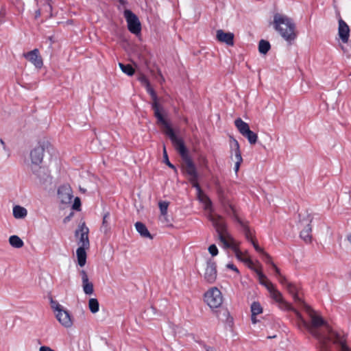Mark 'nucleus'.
I'll use <instances>...</instances> for the list:
<instances>
[{
	"label": "nucleus",
	"mask_w": 351,
	"mask_h": 351,
	"mask_svg": "<svg viewBox=\"0 0 351 351\" xmlns=\"http://www.w3.org/2000/svg\"><path fill=\"white\" fill-rule=\"evenodd\" d=\"M88 308L92 313H96L99 311V304L96 298H90L88 300Z\"/></svg>",
	"instance_id": "c756f323"
},
{
	"label": "nucleus",
	"mask_w": 351,
	"mask_h": 351,
	"mask_svg": "<svg viewBox=\"0 0 351 351\" xmlns=\"http://www.w3.org/2000/svg\"><path fill=\"white\" fill-rule=\"evenodd\" d=\"M80 206V199L79 197H76L74 200V203L73 204V208L75 210H78Z\"/></svg>",
	"instance_id": "49530a36"
},
{
	"label": "nucleus",
	"mask_w": 351,
	"mask_h": 351,
	"mask_svg": "<svg viewBox=\"0 0 351 351\" xmlns=\"http://www.w3.org/2000/svg\"><path fill=\"white\" fill-rule=\"evenodd\" d=\"M163 154V162L170 168L174 169L176 171V169L173 165H172L169 161V158H168L167 149L165 145L163 146L162 149Z\"/></svg>",
	"instance_id": "e433bc0d"
},
{
	"label": "nucleus",
	"mask_w": 351,
	"mask_h": 351,
	"mask_svg": "<svg viewBox=\"0 0 351 351\" xmlns=\"http://www.w3.org/2000/svg\"><path fill=\"white\" fill-rule=\"evenodd\" d=\"M119 66L124 73L127 74L129 76H132L134 73V69L130 64L125 65L122 63H119Z\"/></svg>",
	"instance_id": "473e14b6"
},
{
	"label": "nucleus",
	"mask_w": 351,
	"mask_h": 351,
	"mask_svg": "<svg viewBox=\"0 0 351 351\" xmlns=\"http://www.w3.org/2000/svg\"><path fill=\"white\" fill-rule=\"evenodd\" d=\"M243 253H245V256H248L247 255V251H245V252H243Z\"/></svg>",
	"instance_id": "052dcab7"
},
{
	"label": "nucleus",
	"mask_w": 351,
	"mask_h": 351,
	"mask_svg": "<svg viewBox=\"0 0 351 351\" xmlns=\"http://www.w3.org/2000/svg\"><path fill=\"white\" fill-rule=\"evenodd\" d=\"M271 266L273 267L274 269L275 270V272L276 273V274L278 275V276H279L280 275H281V273L280 271V269L277 267V266L274 263H271Z\"/></svg>",
	"instance_id": "3c124183"
},
{
	"label": "nucleus",
	"mask_w": 351,
	"mask_h": 351,
	"mask_svg": "<svg viewBox=\"0 0 351 351\" xmlns=\"http://www.w3.org/2000/svg\"><path fill=\"white\" fill-rule=\"evenodd\" d=\"M10 156V149L2 139H0V160H7Z\"/></svg>",
	"instance_id": "bb28decb"
},
{
	"label": "nucleus",
	"mask_w": 351,
	"mask_h": 351,
	"mask_svg": "<svg viewBox=\"0 0 351 351\" xmlns=\"http://www.w3.org/2000/svg\"><path fill=\"white\" fill-rule=\"evenodd\" d=\"M251 243L252 244V245L254 246V249L258 252H260V253L263 254L265 257H267L269 259H270V256L267 253H266L262 247H261L258 245L257 241L254 239H252Z\"/></svg>",
	"instance_id": "4c0bfd02"
},
{
	"label": "nucleus",
	"mask_w": 351,
	"mask_h": 351,
	"mask_svg": "<svg viewBox=\"0 0 351 351\" xmlns=\"http://www.w3.org/2000/svg\"><path fill=\"white\" fill-rule=\"evenodd\" d=\"M236 257L241 261L245 263V260L250 258L249 256H245V253L241 251L239 248V245L237 247H234L233 250Z\"/></svg>",
	"instance_id": "f704fd0d"
},
{
	"label": "nucleus",
	"mask_w": 351,
	"mask_h": 351,
	"mask_svg": "<svg viewBox=\"0 0 351 351\" xmlns=\"http://www.w3.org/2000/svg\"><path fill=\"white\" fill-rule=\"evenodd\" d=\"M309 220L306 221L304 228L300 232L301 238L306 242H310L311 240V228L309 224Z\"/></svg>",
	"instance_id": "a878e982"
},
{
	"label": "nucleus",
	"mask_w": 351,
	"mask_h": 351,
	"mask_svg": "<svg viewBox=\"0 0 351 351\" xmlns=\"http://www.w3.org/2000/svg\"><path fill=\"white\" fill-rule=\"evenodd\" d=\"M256 274L258 276L259 282L265 287L267 290L274 285L273 283L267 279L266 276L261 271V270H256Z\"/></svg>",
	"instance_id": "393cba45"
},
{
	"label": "nucleus",
	"mask_w": 351,
	"mask_h": 351,
	"mask_svg": "<svg viewBox=\"0 0 351 351\" xmlns=\"http://www.w3.org/2000/svg\"><path fill=\"white\" fill-rule=\"evenodd\" d=\"M138 80L139 82L145 86H149L150 84L149 81L148 80L147 77L143 73H141L138 76Z\"/></svg>",
	"instance_id": "79ce46f5"
},
{
	"label": "nucleus",
	"mask_w": 351,
	"mask_h": 351,
	"mask_svg": "<svg viewBox=\"0 0 351 351\" xmlns=\"http://www.w3.org/2000/svg\"><path fill=\"white\" fill-rule=\"evenodd\" d=\"M245 238L249 241H252V239H254L253 236H252V232H250V229L248 228V227L245 226Z\"/></svg>",
	"instance_id": "a18cd8bd"
},
{
	"label": "nucleus",
	"mask_w": 351,
	"mask_h": 351,
	"mask_svg": "<svg viewBox=\"0 0 351 351\" xmlns=\"http://www.w3.org/2000/svg\"><path fill=\"white\" fill-rule=\"evenodd\" d=\"M207 217L215 227L217 233L226 230V224L221 216L213 211L210 213H208Z\"/></svg>",
	"instance_id": "4468645a"
},
{
	"label": "nucleus",
	"mask_w": 351,
	"mask_h": 351,
	"mask_svg": "<svg viewBox=\"0 0 351 351\" xmlns=\"http://www.w3.org/2000/svg\"><path fill=\"white\" fill-rule=\"evenodd\" d=\"M270 49V44L268 41L261 40L258 43V51L262 54H266Z\"/></svg>",
	"instance_id": "2f4dec72"
},
{
	"label": "nucleus",
	"mask_w": 351,
	"mask_h": 351,
	"mask_svg": "<svg viewBox=\"0 0 351 351\" xmlns=\"http://www.w3.org/2000/svg\"><path fill=\"white\" fill-rule=\"evenodd\" d=\"M88 228L86 226L84 223H82L78 226L77 230L75 231V236L79 237L77 244L79 247L77 249L76 255L78 265L82 267L86 263V250L89 248L90 243L88 240Z\"/></svg>",
	"instance_id": "20e7f679"
},
{
	"label": "nucleus",
	"mask_w": 351,
	"mask_h": 351,
	"mask_svg": "<svg viewBox=\"0 0 351 351\" xmlns=\"http://www.w3.org/2000/svg\"><path fill=\"white\" fill-rule=\"evenodd\" d=\"M216 265L214 262L208 261L204 274V278L208 283H213L217 279Z\"/></svg>",
	"instance_id": "2eb2a0df"
},
{
	"label": "nucleus",
	"mask_w": 351,
	"mask_h": 351,
	"mask_svg": "<svg viewBox=\"0 0 351 351\" xmlns=\"http://www.w3.org/2000/svg\"><path fill=\"white\" fill-rule=\"evenodd\" d=\"M329 339L339 346V351H351V348L347 345L343 336L335 331H330Z\"/></svg>",
	"instance_id": "9b49d317"
},
{
	"label": "nucleus",
	"mask_w": 351,
	"mask_h": 351,
	"mask_svg": "<svg viewBox=\"0 0 351 351\" xmlns=\"http://www.w3.org/2000/svg\"><path fill=\"white\" fill-rule=\"evenodd\" d=\"M40 16V11H37L36 13V17H38Z\"/></svg>",
	"instance_id": "13d9d810"
},
{
	"label": "nucleus",
	"mask_w": 351,
	"mask_h": 351,
	"mask_svg": "<svg viewBox=\"0 0 351 351\" xmlns=\"http://www.w3.org/2000/svg\"><path fill=\"white\" fill-rule=\"evenodd\" d=\"M110 218V213L108 212L106 213L103 217L102 224L101 226V231L104 234H107L110 231V226L108 223V219Z\"/></svg>",
	"instance_id": "c85d7f7f"
},
{
	"label": "nucleus",
	"mask_w": 351,
	"mask_h": 351,
	"mask_svg": "<svg viewBox=\"0 0 351 351\" xmlns=\"http://www.w3.org/2000/svg\"><path fill=\"white\" fill-rule=\"evenodd\" d=\"M152 108L154 110V115L158 119V122L162 125L164 128L165 133L170 138L172 143L175 146L176 145L183 141V140L178 137L174 133L173 129L169 124V123L164 119L161 114V108L158 103H152Z\"/></svg>",
	"instance_id": "423d86ee"
},
{
	"label": "nucleus",
	"mask_w": 351,
	"mask_h": 351,
	"mask_svg": "<svg viewBox=\"0 0 351 351\" xmlns=\"http://www.w3.org/2000/svg\"><path fill=\"white\" fill-rule=\"evenodd\" d=\"M174 147L183 160L182 168L184 173L187 175L193 186L197 187L199 186L197 182L198 173L189 155V150L184 145V141L176 145Z\"/></svg>",
	"instance_id": "7ed1b4c3"
},
{
	"label": "nucleus",
	"mask_w": 351,
	"mask_h": 351,
	"mask_svg": "<svg viewBox=\"0 0 351 351\" xmlns=\"http://www.w3.org/2000/svg\"><path fill=\"white\" fill-rule=\"evenodd\" d=\"M226 267L229 269H231L237 272H238L237 268L233 264H228Z\"/></svg>",
	"instance_id": "603ef678"
},
{
	"label": "nucleus",
	"mask_w": 351,
	"mask_h": 351,
	"mask_svg": "<svg viewBox=\"0 0 351 351\" xmlns=\"http://www.w3.org/2000/svg\"><path fill=\"white\" fill-rule=\"evenodd\" d=\"M208 252L213 256H215L218 254V249L215 245L213 244L209 246Z\"/></svg>",
	"instance_id": "c03bdc74"
},
{
	"label": "nucleus",
	"mask_w": 351,
	"mask_h": 351,
	"mask_svg": "<svg viewBox=\"0 0 351 351\" xmlns=\"http://www.w3.org/2000/svg\"><path fill=\"white\" fill-rule=\"evenodd\" d=\"M195 188L197 190V198L199 202L202 204L204 210H206L208 213L213 212V203L208 196L202 190L199 185Z\"/></svg>",
	"instance_id": "9d476101"
},
{
	"label": "nucleus",
	"mask_w": 351,
	"mask_h": 351,
	"mask_svg": "<svg viewBox=\"0 0 351 351\" xmlns=\"http://www.w3.org/2000/svg\"><path fill=\"white\" fill-rule=\"evenodd\" d=\"M348 240L351 241V235L348 237Z\"/></svg>",
	"instance_id": "bf43d9fd"
},
{
	"label": "nucleus",
	"mask_w": 351,
	"mask_h": 351,
	"mask_svg": "<svg viewBox=\"0 0 351 351\" xmlns=\"http://www.w3.org/2000/svg\"><path fill=\"white\" fill-rule=\"evenodd\" d=\"M218 238L224 248H231L233 250L234 247H237L239 245L227 230L219 232Z\"/></svg>",
	"instance_id": "ddd939ff"
},
{
	"label": "nucleus",
	"mask_w": 351,
	"mask_h": 351,
	"mask_svg": "<svg viewBox=\"0 0 351 351\" xmlns=\"http://www.w3.org/2000/svg\"><path fill=\"white\" fill-rule=\"evenodd\" d=\"M204 301L211 309L214 310L221 306L223 298L220 290L214 287L204 293Z\"/></svg>",
	"instance_id": "0eeeda50"
},
{
	"label": "nucleus",
	"mask_w": 351,
	"mask_h": 351,
	"mask_svg": "<svg viewBox=\"0 0 351 351\" xmlns=\"http://www.w3.org/2000/svg\"><path fill=\"white\" fill-rule=\"evenodd\" d=\"M287 291L291 294L293 295V298H295V300H298V297L297 295V290H298V288L297 287L291 283V282H287V285L285 286Z\"/></svg>",
	"instance_id": "c9c22d12"
},
{
	"label": "nucleus",
	"mask_w": 351,
	"mask_h": 351,
	"mask_svg": "<svg viewBox=\"0 0 351 351\" xmlns=\"http://www.w3.org/2000/svg\"><path fill=\"white\" fill-rule=\"evenodd\" d=\"M80 275L82 278V286L84 293L86 295L93 294L94 291L93 284L89 280L87 273L82 269L80 271Z\"/></svg>",
	"instance_id": "a211bd4d"
},
{
	"label": "nucleus",
	"mask_w": 351,
	"mask_h": 351,
	"mask_svg": "<svg viewBox=\"0 0 351 351\" xmlns=\"http://www.w3.org/2000/svg\"><path fill=\"white\" fill-rule=\"evenodd\" d=\"M251 313L252 315H258L263 313V308L258 302H254L252 304Z\"/></svg>",
	"instance_id": "72a5a7b5"
},
{
	"label": "nucleus",
	"mask_w": 351,
	"mask_h": 351,
	"mask_svg": "<svg viewBox=\"0 0 351 351\" xmlns=\"http://www.w3.org/2000/svg\"><path fill=\"white\" fill-rule=\"evenodd\" d=\"M217 39L228 45L232 46L234 45V34L231 32H226L222 29H218L216 32Z\"/></svg>",
	"instance_id": "aec40b11"
},
{
	"label": "nucleus",
	"mask_w": 351,
	"mask_h": 351,
	"mask_svg": "<svg viewBox=\"0 0 351 351\" xmlns=\"http://www.w3.org/2000/svg\"><path fill=\"white\" fill-rule=\"evenodd\" d=\"M230 159L234 163V170L236 173L239 171L243 162L239 142L232 136L230 138Z\"/></svg>",
	"instance_id": "6e6552de"
},
{
	"label": "nucleus",
	"mask_w": 351,
	"mask_h": 351,
	"mask_svg": "<svg viewBox=\"0 0 351 351\" xmlns=\"http://www.w3.org/2000/svg\"><path fill=\"white\" fill-rule=\"evenodd\" d=\"M270 294V297L279 304L285 305L286 307H289V304L284 300L282 293L276 289L273 285L269 289L267 290Z\"/></svg>",
	"instance_id": "412c9836"
},
{
	"label": "nucleus",
	"mask_w": 351,
	"mask_h": 351,
	"mask_svg": "<svg viewBox=\"0 0 351 351\" xmlns=\"http://www.w3.org/2000/svg\"><path fill=\"white\" fill-rule=\"evenodd\" d=\"M311 324L308 325L305 322L303 321L304 326L307 328L308 331L314 336H317V333L315 330V328L319 327L324 324V322L322 318L319 316H317L313 313L311 315Z\"/></svg>",
	"instance_id": "f3484780"
},
{
	"label": "nucleus",
	"mask_w": 351,
	"mask_h": 351,
	"mask_svg": "<svg viewBox=\"0 0 351 351\" xmlns=\"http://www.w3.org/2000/svg\"><path fill=\"white\" fill-rule=\"evenodd\" d=\"M234 125L241 134L243 135L248 132L250 129L249 125L243 121L241 118H237L234 121Z\"/></svg>",
	"instance_id": "b1692460"
},
{
	"label": "nucleus",
	"mask_w": 351,
	"mask_h": 351,
	"mask_svg": "<svg viewBox=\"0 0 351 351\" xmlns=\"http://www.w3.org/2000/svg\"><path fill=\"white\" fill-rule=\"evenodd\" d=\"M136 231L139 233L141 237L145 239H149V240L153 239L152 235L149 232L148 229L144 223L138 221L134 224Z\"/></svg>",
	"instance_id": "4be33fe9"
},
{
	"label": "nucleus",
	"mask_w": 351,
	"mask_h": 351,
	"mask_svg": "<svg viewBox=\"0 0 351 351\" xmlns=\"http://www.w3.org/2000/svg\"><path fill=\"white\" fill-rule=\"evenodd\" d=\"M145 88L147 91L150 94L153 99V103H158L157 95L154 89L152 88L151 84H149V86H146Z\"/></svg>",
	"instance_id": "a19ab883"
},
{
	"label": "nucleus",
	"mask_w": 351,
	"mask_h": 351,
	"mask_svg": "<svg viewBox=\"0 0 351 351\" xmlns=\"http://www.w3.org/2000/svg\"><path fill=\"white\" fill-rule=\"evenodd\" d=\"M278 280H279V282H280L282 285H285V286H286V285H287V282H289L287 280L286 277H285V276H283V275H282V274H281V275H280V276H278Z\"/></svg>",
	"instance_id": "de8ad7c7"
},
{
	"label": "nucleus",
	"mask_w": 351,
	"mask_h": 351,
	"mask_svg": "<svg viewBox=\"0 0 351 351\" xmlns=\"http://www.w3.org/2000/svg\"><path fill=\"white\" fill-rule=\"evenodd\" d=\"M169 205V202L167 201H161L158 203L160 213L165 214L167 213L168 207Z\"/></svg>",
	"instance_id": "58836bf2"
},
{
	"label": "nucleus",
	"mask_w": 351,
	"mask_h": 351,
	"mask_svg": "<svg viewBox=\"0 0 351 351\" xmlns=\"http://www.w3.org/2000/svg\"><path fill=\"white\" fill-rule=\"evenodd\" d=\"M338 34L343 43H347L350 36V28L341 19H339Z\"/></svg>",
	"instance_id": "6ab92c4d"
},
{
	"label": "nucleus",
	"mask_w": 351,
	"mask_h": 351,
	"mask_svg": "<svg viewBox=\"0 0 351 351\" xmlns=\"http://www.w3.org/2000/svg\"><path fill=\"white\" fill-rule=\"evenodd\" d=\"M245 263L247 265V267L249 268H250L251 269H252L255 272H256V270H261V268L256 267L255 266L254 263L252 261L250 258H249L248 259H245Z\"/></svg>",
	"instance_id": "37998d69"
},
{
	"label": "nucleus",
	"mask_w": 351,
	"mask_h": 351,
	"mask_svg": "<svg viewBox=\"0 0 351 351\" xmlns=\"http://www.w3.org/2000/svg\"><path fill=\"white\" fill-rule=\"evenodd\" d=\"M51 307L58 322L64 328H70L73 324V318L69 312L58 302L51 300Z\"/></svg>",
	"instance_id": "39448f33"
},
{
	"label": "nucleus",
	"mask_w": 351,
	"mask_h": 351,
	"mask_svg": "<svg viewBox=\"0 0 351 351\" xmlns=\"http://www.w3.org/2000/svg\"><path fill=\"white\" fill-rule=\"evenodd\" d=\"M12 214L15 219H24L27 215V210L21 206L16 205L13 207Z\"/></svg>",
	"instance_id": "5701e85b"
},
{
	"label": "nucleus",
	"mask_w": 351,
	"mask_h": 351,
	"mask_svg": "<svg viewBox=\"0 0 351 351\" xmlns=\"http://www.w3.org/2000/svg\"><path fill=\"white\" fill-rule=\"evenodd\" d=\"M200 158H201L202 162L204 163V165H206L208 163V160H207L206 158L204 156H202Z\"/></svg>",
	"instance_id": "5fc2aeb1"
},
{
	"label": "nucleus",
	"mask_w": 351,
	"mask_h": 351,
	"mask_svg": "<svg viewBox=\"0 0 351 351\" xmlns=\"http://www.w3.org/2000/svg\"><path fill=\"white\" fill-rule=\"evenodd\" d=\"M159 220L162 223H165L167 225H171V220L170 217L168 215V213L160 214Z\"/></svg>",
	"instance_id": "ea45409f"
},
{
	"label": "nucleus",
	"mask_w": 351,
	"mask_h": 351,
	"mask_svg": "<svg viewBox=\"0 0 351 351\" xmlns=\"http://www.w3.org/2000/svg\"><path fill=\"white\" fill-rule=\"evenodd\" d=\"M58 198L62 204H69L73 198V193L71 187L68 185H64L59 188L58 191Z\"/></svg>",
	"instance_id": "f8f14e48"
},
{
	"label": "nucleus",
	"mask_w": 351,
	"mask_h": 351,
	"mask_svg": "<svg viewBox=\"0 0 351 351\" xmlns=\"http://www.w3.org/2000/svg\"><path fill=\"white\" fill-rule=\"evenodd\" d=\"M24 56L32 64H33L37 69H40L43 65V62L41 56L39 54V51L35 49L32 51L24 54Z\"/></svg>",
	"instance_id": "dca6fc26"
},
{
	"label": "nucleus",
	"mask_w": 351,
	"mask_h": 351,
	"mask_svg": "<svg viewBox=\"0 0 351 351\" xmlns=\"http://www.w3.org/2000/svg\"><path fill=\"white\" fill-rule=\"evenodd\" d=\"M123 15L126 20L129 31L134 34H139L141 31V23L137 16L128 9L124 10Z\"/></svg>",
	"instance_id": "1a4fd4ad"
},
{
	"label": "nucleus",
	"mask_w": 351,
	"mask_h": 351,
	"mask_svg": "<svg viewBox=\"0 0 351 351\" xmlns=\"http://www.w3.org/2000/svg\"><path fill=\"white\" fill-rule=\"evenodd\" d=\"M39 351H56V350H53L52 348H51L49 346H43L40 347Z\"/></svg>",
	"instance_id": "8fccbe9b"
},
{
	"label": "nucleus",
	"mask_w": 351,
	"mask_h": 351,
	"mask_svg": "<svg viewBox=\"0 0 351 351\" xmlns=\"http://www.w3.org/2000/svg\"><path fill=\"white\" fill-rule=\"evenodd\" d=\"M10 245L14 248H21L24 245L23 240L17 235H12L9 237Z\"/></svg>",
	"instance_id": "cd10ccee"
},
{
	"label": "nucleus",
	"mask_w": 351,
	"mask_h": 351,
	"mask_svg": "<svg viewBox=\"0 0 351 351\" xmlns=\"http://www.w3.org/2000/svg\"><path fill=\"white\" fill-rule=\"evenodd\" d=\"M206 351H216V350H215V349H214L213 348L208 347V348L206 349Z\"/></svg>",
	"instance_id": "6e6d98bb"
},
{
	"label": "nucleus",
	"mask_w": 351,
	"mask_h": 351,
	"mask_svg": "<svg viewBox=\"0 0 351 351\" xmlns=\"http://www.w3.org/2000/svg\"><path fill=\"white\" fill-rule=\"evenodd\" d=\"M265 258L267 259V263L271 265V263H273L272 261H271V258L270 257V259H269L267 257H265Z\"/></svg>",
	"instance_id": "4d7b16f0"
},
{
	"label": "nucleus",
	"mask_w": 351,
	"mask_h": 351,
	"mask_svg": "<svg viewBox=\"0 0 351 351\" xmlns=\"http://www.w3.org/2000/svg\"><path fill=\"white\" fill-rule=\"evenodd\" d=\"M51 148L50 141L46 137H43L38 139L33 145L29 156L25 160L27 166L35 175L37 183L44 186H47L50 181V178L46 173L45 170L42 168L41 164L45 154L49 152Z\"/></svg>",
	"instance_id": "f257e3e1"
},
{
	"label": "nucleus",
	"mask_w": 351,
	"mask_h": 351,
	"mask_svg": "<svg viewBox=\"0 0 351 351\" xmlns=\"http://www.w3.org/2000/svg\"><path fill=\"white\" fill-rule=\"evenodd\" d=\"M157 73H158V77H159V82L162 84L163 82H165V77H163L162 73H161V71L158 69H157Z\"/></svg>",
	"instance_id": "09e8293b"
},
{
	"label": "nucleus",
	"mask_w": 351,
	"mask_h": 351,
	"mask_svg": "<svg viewBox=\"0 0 351 351\" xmlns=\"http://www.w3.org/2000/svg\"><path fill=\"white\" fill-rule=\"evenodd\" d=\"M243 136H245L247 139L249 143L251 145H254L257 142V140H258L257 134H255L254 132H252L250 130L248 132H247L246 133H245Z\"/></svg>",
	"instance_id": "7c9ffc66"
},
{
	"label": "nucleus",
	"mask_w": 351,
	"mask_h": 351,
	"mask_svg": "<svg viewBox=\"0 0 351 351\" xmlns=\"http://www.w3.org/2000/svg\"><path fill=\"white\" fill-rule=\"evenodd\" d=\"M251 320L253 324H256L258 320L256 318V315H252L251 316Z\"/></svg>",
	"instance_id": "864d4df0"
},
{
	"label": "nucleus",
	"mask_w": 351,
	"mask_h": 351,
	"mask_svg": "<svg viewBox=\"0 0 351 351\" xmlns=\"http://www.w3.org/2000/svg\"><path fill=\"white\" fill-rule=\"evenodd\" d=\"M272 25L278 34L288 43L292 44L297 38L296 26L293 20L287 16L276 13Z\"/></svg>",
	"instance_id": "f03ea898"
}]
</instances>
